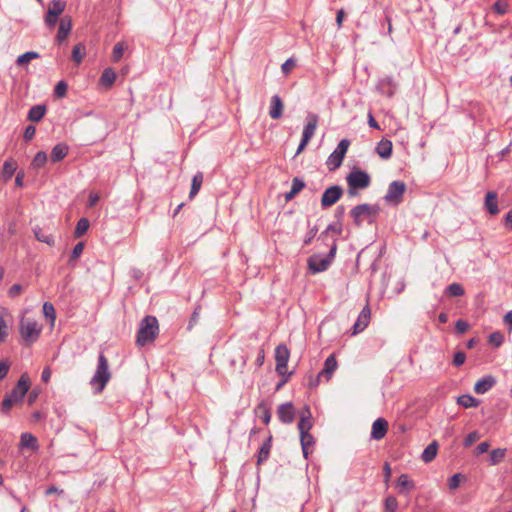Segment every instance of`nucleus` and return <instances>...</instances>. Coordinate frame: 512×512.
I'll list each match as a JSON object with an SVG mask.
<instances>
[{"instance_id":"1","label":"nucleus","mask_w":512,"mask_h":512,"mask_svg":"<svg viewBox=\"0 0 512 512\" xmlns=\"http://www.w3.org/2000/svg\"><path fill=\"white\" fill-rule=\"evenodd\" d=\"M159 332L158 320L154 316H146L142 319L137 333L136 343L139 346H144L153 342Z\"/></svg>"},{"instance_id":"2","label":"nucleus","mask_w":512,"mask_h":512,"mask_svg":"<svg viewBox=\"0 0 512 512\" xmlns=\"http://www.w3.org/2000/svg\"><path fill=\"white\" fill-rule=\"evenodd\" d=\"M346 182L348 195L354 197L358 194L357 190H363L370 186L371 177L366 171L353 167L346 176Z\"/></svg>"},{"instance_id":"3","label":"nucleus","mask_w":512,"mask_h":512,"mask_svg":"<svg viewBox=\"0 0 512 512\" xmlns=\"http://www.w3.org/2000/svg\"><path fill=\"white\" fill-rule=\"evenodd\" d=\"M110 379L111 372L109 370L108 359L103 353H100L96 371L90 380V385L94 388L96 393H101Z\"/></svg>"},{"instance_id":"4","label":"nucleus","mask_w":512,"mask_h":512,"mask_svg":"<svg viewBox=\"0 0 512 512\" xmlns=\"http://www.w3.org/2000/svg\"><path fill=\"white\" fill-rule=\"evenodd\" d=\"M19 331L26 344L36 342L42 331V326L34 319L22 317L19 323Z\"/></svg>"},{"instance_id":"5","label":"nucleus","mask_w":512,"mask_h":512,"mask_svg":"<svg viewBox=\"0 0 512 512\" xmlns=\"http://www.w3.org/2000/svg\"><path fill=\"white\" fill-rule=\"evenodd\" d=\"M379 213V207L377 205L370 204H359L352 208L350 216L352 217L356 226H361L364 221L368 223L374 222L376 216Z\"/></svg>"},{"instance_id":"6","label":"nucleus","mask_w":512,"mask_h":512,"mask_svg":"<svg viewBox=\"0 0 512 512\" xmlns=\"http://www.w3.org/2000/svg\"><path fill=\"white\" fill-rule=\"evenodd\" d=\"M337 251V245L334 242L330 248V251L327 255L322 256L319 254H314L308 258V268L313 273H320L326 271L331 265L335 254Z\"/></svg>"},{"instance_id":"7","label":"nucleus","mask_w":512,"mask_h":512,"mask_svg":"<svg viewBox=\"0 0 512 512\" xmlns=\"http://www.w3.org/2000/svg\"><path fill=\"white\" fill-rule=\"evenodd\" d=\"M407 186L403 181H393L389 184L384 200L387 204L397 206L403 201Z\"/></svg>"},{"instance_id":"8","label":"nucleus","mask_w":512,"mask_h":512,"mask_svg":"<svg viewBox=\"0 0 512 512\" xmlns=\"http://www.w3.org/2000/svg\"><path fill=\"white\" fill-rule=\"evenodd\" d=\"M349 145L350 141L348 139H342L338 143L337 148L329 155L327 159V165L329 166L330 170H335L341 166Z\"/></svg>"},{"instance_id":"9","label":"nucleus","mask_w":512,"mask_h":512,"mask_svg":"<svg viewBox=\"0 0 512 512\" xmlns=\"http://www.w3.org/2000/svg\"><path fill=\"white\" fill-rule=\"evenodd\" d=\"M290 357V351L286 345L280 344L275 349L276 372L285 376L287 374V364Z\"/></svg>"},{"instance_id":"10","label":"nucleus","mask_w":512,"mask_h":512,"mask_svg":"<svg viewBox=\"0 0 512 512\" xmlns=\"http://www.w3.org/2000/svg\"><path fill=\"white\" fill-rule=\"evenodd\" d=\"M30 388V378L27 373H23L16 386L11 390L8 395L17 403L21 402Z\"/></svg>"},{"instance_id":"11","label":"nucleus","mask_w":512,"mask_h":512,"mask_svg":"<svg viewBox=\"0 0 512 512\" xmlns=\"http://www.w3.org/2000/svg\"><path fill=\"white\" fill-rule=\"evenodd\" d=\"M343 195V189L339 185H333L328 187L321 198L322 208H327L335 204Z\"/></svg>"},{"instance_id":"12","label":"nucleus","mask_w":512,"mask_h":512,"mask_svg":"<svg viewBox=\"0 0 512 512\" xmlns=\"http://www.w3.org/2000/svg\"><path fill=\"white\" fill-rule=\"evenodd\" d=\"M277 416L284 424H291L295 420L296 410L292 402H286L278 406Z\"/></svg>"},{"instance_id":"13","label":"nucleus","mask_w":512,"mask_h":512,"mask_svg":"<svg viewBox=\"0 0 512 512\" xmlns=\"http://www.w3.org/2000/svg\"><path fill=\"white\" fill-rule=\"evenodd\" d=\"M319 117L316 114L309 113L306 117V124L303 129L302 138L310 141L314 136L317 125H318Z\"/></svg>"},{"instance_id":"14","label":"nucleus","mask_w":512,"mask_h":512,"mask_svg":"<svg viewBox=\"0 0 512 512\" xmlns=\"http://www.w3.org/2000/svg\"><path fill=\"white\" fill-rule=\"evenodd\" d=\"M72 30V20L69 16H64L60 19L58 33L56 35V42L62 43L70 34Z\"/></svg>"},{"instance_id":"15","label":"nucleus","mask_w":512,"mask_h":512,"mask_svg":"<svg viewBox=\"0 0 512 512\" xmlns=\"http://www.w3.org/2000/svg\"><path fill=\"white\" fill-rule=\"evenodd\" d=\"M371 317V311L368 305H366L360 312L357 321L353 326V334L362 332L369 324Z\"/></svg>"},{"instance_id":"16","label":"nucleus","mask_w":512,"mask_h":512,"mask_svg":"<svg viewBox=\"0 0 512 512\" xmlns=\"http://www.w3.org/2000/svg\"><path fill=\"white\" fill-rule=\"evenodd\" d=\"M388 430V422L384 418L376 419L372 424L371 438L380 440L384 438Z\"/></svg>"},{"instance_id":"17","label":"nucleus","mask_w":512,"mask_h":512,"mask_svg":"<svg viewBox=\"0 0 512 512\" xmlns=\"http://www.w3.org/2000/svg\"><path fill=\"white\" fill-rule=\"evenodd\" d=\"M496 384V378L492 375H486L479 379L474 385V391L477 394H485Z\"/></svg>"},{"instance_id":"18","label":"nucleus","mask_w":512,"mask_h":512,"mask_svg":"<svg viewBox=\"0 0 512 512\" xmlns=\"http://www.w3.org/2000/svg\"><path fill=\"white\" fill-rule=\"evenodd\" d=\"M337 366H338V364H337V360H336L335 356L333 354L330 355L325 360L324 367L319 372L318 378L325 377L327 381L330 380V378L332 377L333 373L337 369Z\"/></svg>"},{"instance_id":"19","label":"nucleus","mask_w":512,"mask_h":512,"mask_svg":"<svg viewBox=\"0 0 512 512\" xmlns=\"http://www.w3.org/2000/svg\"><path fill=\"white\" fill-rule=\"evenodd\" d=\"M484 207L491 215H496L499 213L498 195L495 191L487 192L485 196Z\"/></svg>"},{"instance_id":"20","label":"nucleus","mask_w":512,"mask_h":512,"mask_svg":"<svg viewBox=\"0 0 512 512\" xmlns=\"http://www.w3.org/2000/svg\"><path fill=\"white\" fill-rule=\"evenodd\" d=\"M379 89L385 93L388 97H392L397 89V83L393 77L386 76L379 81Z\"/></svg>"},{"instance_id":"21","label":"nucleus","mask_w":512,"mask_h":512,"mask_svg":"<svg viewBox=\"0 0 512 512\" xmlns=\"http://www.w3.org/2000/svg\"><path fill=\"white\" fill-rule=\"evenodd\" d=\"M283 102L278 95H274L271 98V105L269 110V116L272 119H279L283 114Z\"/></svg>"},{"instance_id":"22","label":"nucleus","mask_w":512,"mask_h":512,"mask_svg":"<svg viewBox=\"0 0 512 512\" xmlns=\"http://www.w3.org/2000/svg\"><path fill=\"white\" fill-rule=\"evenodd\" d=\"M312 428L311 421V412L308 407H306L300 414V420L298 422V429L300 434L309 432Z\"/></svg>"},{"instance_id":"23","label":"nucleus","mask_w":512,"mask_h":512,"mask_svg":"<svg viewBox=\"0 0 512 512\" xmlns=\"http://www.w3.org/2000/svg\"><path fill=\"white\" fill-rule=\"evenodd\" d=\"M11 317L9 311L5 307L0 308V342H5L8 337V325L6 318Z\"/></svg>"},{"instance_id":"24","label":"nucleus","mask_w":512,"mask_h":512,"mask_svg":"<svg viewBox=\"0 0 512 512\" xmlns=\"http://www.w3.org/2000/svg\"><path fill=\"white\" fill-rule=\"evenodd\" d=\"M377 154L383 159H389L392 155V142L388 139H382L376 146Z\"/></svg>"},{"instance_id":"25","label":"nucleus","mask_w":512,"mask_h":512,"mask_svg":"<svg viewBox=\"0 0 512 512\" xmlns=\"http://www.w3.org/2000/svg\"><path fill=\"white\" fill-rule=\"evenodd\" d=\"M69 148L64 143H59L55 145L51 151V161L53 163L61 161L67 154Z\"/></svg>"},{"instance_id":"26","label":"nucleus","mask_w":512,"mask_h":512,"mask_svg":"<svg viewBox=\"0 0 512 512\" xmlns=\"http://www.w3.org/2000/svg\"><path fill=\"white\" fill-rule=\"evenodd\" d=\"M300 442L303 456L307 459L310 453V448H312L315 443L314 437L309 432L300 434Z\"/></svg>"},{"instance_id":"27","label":"nucleus","mask_w":512,"mask_h":512,"mask_svg":"<svg viewBox=\"0 0 512 512\" xmlns=\"http://www.w3.org/2000/svg\"><path fill=\"white\" fill-rule=\"evenodd\" d=\"M20 447L38 450V440L31 433H23L20 437Z\"/></svg>"},{"instance_id":"28","label":"nucleus","mask_w":512,"mask_h":512,"mask_svg":"<svg viewBox=\"0 0 512 512\" xmlns=\"http://www.w3.org/2000/svg\"><path fill=\"white\" fill-rule=\"evenodd\" d=\"M272 446V436H269L264 443L262 444L257 458V464L261 465L264 461H266L270 455V450Z\"/></svg>"},{"instance_id":"29","label":"nucleus","mask_w":512,"mask_h":512,"mask_svg":"<svg viewBox=\"0 0 512 512\" xmlns=\"http://www.w3.org/2000/svg\"><path fill=\"white\" fill-rule=\"evenodd\" d=\"M17 169V162L13 158L7 159L3 164L2 177L5 181L12 178L13 174Z\"/></svg>"},{"instance_id":"30","label":"nucleus","mask_w":512,"mask_h":512,"mask_svg":"<svg viewBox=\"0 0 512 512\" xmlns=\"http://www.w3.org/2000/svg\"><path fill=\"white\" fill-rule=\"evenodd\" d=\"M438 443L433 441L422 452L421 459L424 463L431 462L437 455Z\"/></svg>"},{"instance_id":"31","label":"nucleus","mask_w":512,"mask_h":512,"mask_svg":"<svg viewBox=\"0 0 512 512\" xmlns=\"http://www.w3.org/2000/svg\"><path fill=\"white\" fill-rule=\"evenodd\" d=\"M33 232H34L35 238L39 242L46 243L49 246H53L54 245L55 241H54L53 235L50 234V233H47L46 231H44V229H42L40 227H35L33 229Z\"/></svg>"},{"instance_id":"32","label":"nucleus","mask_w":512,"mask_h":512,"mask_svg":"<svg viewBox=\"0 0 512 512\" xmlns=\"http://www.w3.org/2000/svg\"><path fill=\"white\" fill-rule=\"evenodd\" d=\"M203 178H204L203 173L200 172V171L197 172L193 176L192 183H191V190H190V193H189V198L190 199H193L198 194V192L200 191L202 183H203Z\"/></svg>"},{"instance_id":"33","label":"nucleus","mask_w":512,"mask_h":512,"mask_svg":"<svg viewBox=\"0 0 512 512\" xmlns=\"http://www.w3.org/2000/svg\"><path fill=\"white\" fill-rule=\"evenodd\" d=\"M46 113V107L44 105H35L30 108L28 112V119L30 121H40Z\"/></svg>"},{"instance_id":"34","label":"nucleus","mask_w":512,"mask_h":512,"mask_svg":"<svg viewBox=\"0 0 512 512\" xmlns=\"http://www.w3.org/2000/svg\"><path fill=\"white\" fill-rule=\"evenodd\" d=\"M457 403L464 408H472L479 406L480 401L469 394H464L457 398Z\"/></svg>"},{"instance_id":"35","label":"nucleus","mask_w":512,"mask_h":512,"mask_svg":"<svg viewBox=\"0 0 512 512\" xmlns=\"http://www.w3.org/2000/svg\"><path fill=\"white\" fill-rule=\"evenodd\" d=\"M86 55V47L83 43L76 44L72 49V60L78 65Z\"/></svg>"},{"instance_id":"36","label":"nucleus","mask_w":512,"mask_h":512,"mask_svg":"<svg viewBox=\"0 0 512 512\" xmlns=\"http://www.w3.org/2000/svg\"><path fill=\"white\" fill-rule=\"evenodd\" d=\"M66 8V1L64 0H52L51 5L48 8L51 16H60Z\"/></svg>"},{"instance_id":"37","label":"nucleus","mask_w":512,"mask_h":512,"mask_svg":"<svg viewBox=\"0 0 512 512\" xmlns=\"http://www.w3.org/2000/svg\"><path fill=\"white\" fill-rule=\"evenodd\" d=\"M115 79L116 73L114 72V70L112 68H106L100 77V82L104 86L110 87L115 82Z\"/></svg>"},{"instance_id":"38","label":"nucleus","mask_w":512,"mask_h":512,"mask_svg":"<svg viewBox=\"0 0 512 512\" xmlns=\"http://www.w3.org/2000/svg\"><path fill=\"white\" fill-rule=\"evenodd\" d=\"M506 456V449L497 448L490 452L489 462L490 465H496L504 460Z\"/></svg>"},{"instance_id":"39","label":"nucleus","mask_w":512,"mask_h":512,"mask_svg":"<svg viewBox=\"0 0 512 512\" xmlns=\"http://www.w3.org/2000/svg\"><path fill=\"white\" fill-rule=\"evenodd\" d=\"M90 223L87 218H81L76 225L74 236L79 238L83 236L89 229Z\"/></svg>"},{"instance_id":"40","label":"nucleus","mask_w":512,"mask_h":512,"mask_svg":"<svg viewBox=\"0 0 512 512\" xmlns=\"http://www.w3.org/2000/svg\"><path fill=\"white\" fill-rule=\"evenodd\" d=\"M39 57H40L39 53H37L35 51H28V52L18 56V58L16 60V64L19 66H22V65L28 64L31 60L37 59Z\"/></svg>"},{"instance_id":"41","label":"nucleus","mask_w":512,"mask_h":512,"mask_svg":"<svg viewBox=\"0 0 512 512\" xmlns=\"http://www.w3.org/2000/svg\"><path fill=\"white\" fill-rule=\"evenodd\" d=\"M43 313H44V316L47 319H49V321L53 325L55 322V319H56V311H55L53 304L50 302H45L43 304Z\"/></svg>"},{"instance_id":"42","label":"nucleus","mask_w":512,"mask_h":512,"mask_svg":"<svg viewBox=\"0 0 512 512\" xmlns=\"http://www.w3.org/2000/svg\"><path fill=\"white\" fill-rule=\"evenodd\" d=\"M47 162V154L44 151H39L33 158L31 165L33 168H42Z\"/></svg>"},{"instance_id":"43","label":"nucleus","mask_w":512,"mask_h":512,"mask_svg":"<svg viewBox=\"0 0 512 512\" xmlns=\"http://www.w3.org/2000/svg\"><path fill=\"white\" fill-rule=\"evenodd\" d=\"M257 413H260L261 415V418L263 420V422L265 424H269L270 420H271V412L269 410V408L266 406L265 403L261 402L258 406H257V410H256Z\"/></svg>"},{"instance_id":"44","label":"nucleus","mask_w":512,"mask_h":512,"mask_svg":"<svg viewBox=\"0 0 512 512\" xmlns=\"http://www.w3.org/2000/svg\"><path fill=\"white\" fill-rule=\"evenodd\" d=\"M446 291H447L448 295L452 296V297L462 296L465 292L463 286L459 283L450 284L447 287Z\"/></svg>"},{"instance_id":"45","label":"nucleus","mask_w":512,"mask_h":512,"mask_svg":"<svg viewBox=\"0 0 512 512\" xmlns=\"http://www.w3.org/2000/svg\"><path fill=\"white\" fill-rule=\"evenodd\" d=\"M386 512H396L398 507L397 499L394 496H388L384 502Z\"/></svg>"},{"instance_id":"46","label":"nucleus","mask_w":512,"mask_h":512,"mask_svg":"<svg viewBox=\"0 0 512 512\" xmlns=\"http://www.w3.org/2000/svg\"><path fill=\"white\" fill-rule=\"evenodd\" d=\"M83 250H84V243L83 242L77 243L72 250V253H71V256L69 259V263L76 261L83 253Z\"/></svg>"},{"instance_id":"47","label":"nucleus","mask_w":512,"mask_h":512,"mask_svg":"<svg viewBox=\"0 0 512 512\" xmlns=\"http://www.w3.org/2000/svg\"><path fill=\"white\" fill-rule=\"evenodd\" d=\"M67 88H68V86H67L66 82H64V81L58 82L54 89L55 96L58 98L64 97L67 93Z\"/></svg>"},{"instance_id":"48","label":"nucleus","mask_w":512,"mask_h":512,"mask_svg":"<svg viewBox=\"0 0 512 512\" xmlns=\"http://www.w3.org/2000/svg\"><path fill=\"white\" fill-rule=\"evenodd\" d=\"M16 403L17 402L15 400L10 398V396L8 394H6V396L4 397V399L2 401L1 411L3 413H9L12 406L15 405Z\"/></svg>"},{"instance_id":"49","label":"nucleus","mask_w":512,"mask_h":512,"mask_svg":"<svg viewBox=\"0 0 512 512\" xmlns=\"http://www.w3.org/2000/svg\"><path fill=\"white\" fill-rule=\"evenodd\" d=\"M16 403L17 402L15 400L10 398V396L8 394H6V396L4 397V399L2 401L1 411L3 413H9L12 406L15 405Z\"/></svg>"},{"instance_id":"50","label":"nucleus","mask_w":512,"mask_h":512,"mask_svg":"<svg viewBox=\"0 0 512 512\" xmlns=\"http://www.w3.org/2000/svg\"><path fill=\"white\" fill-rule=\"evenodd\" d=\"M507 9H508V3L503 0H498L493 5V10L499 15L505 14L507 12Z\"/></svg>"},{"instance_id":"51","label":"nucleus","mask_w":512,"mask_h":512,"mask_svg":"<svg viewBox=\"0 0 512 512\" xmlns=\"http://www.w3.org/2000/svg\"><path fill=\"white\" fill-rule=\"evenodd\" d=\"M123 53H124V46L122 43H117L114 48H113V52H112V59L114 62H117L119 61L122 56H123Z\"/></svg>"},{"instance_id":"52","label":"nucleus","mask_w":512,"mask_h":512,"mask_svg":"<svg viewBox=\"0 0 512 512\" xmlns=\"http://www.w3.org/2000/svg\"><path fill=\"white\" fill-rule=\"evenodd\" d=\"M304 187H305V182L302 179H300L298 177H294L292 179V186H291L292 193L298 194Z\"/></svg>"},{"instance_id":"53","label":"nucleus","mask_w":512,"mask_h":512,"mask_svg":"<svg viewBox=\"0 0 512 512\" xmlns=\"http://www.w3.org/2000/svg\"><path fill=\"white\" fill-rule=\"evenodd\" d=\"M504 337L500 332H493L489 336V342L496 347H499L503 343Z\"/></svg>"},{"instance_id":"54","label":"nucleus","mask_w":512,"mask_h":512,"mask_svg":"<svg viewBox=\"0 0 512 512\" xmlns=\"http://www.w3.org/2000/svg\"><path fill=\"white\" fill-rule=\"evenodd\" d=\"M480 438V434L477 431L470 432L464 439V446L470 447L474 442Z\"/></svg>"},{"instance_id":"55","label":"nucleus","mask_w":512,"mask_h":512,"mask_svg":"<svg viewBox=\"0 0 512 512\" xmlns=\"http://www.w3.org/2000/svg\"><path fill=\"white\" fill-rule=\"evenodd\" d=\"M461 480V474L457 473L454 474L452 477L448 480V486L451 490H454L459 487Z\"/></svg>"},{"instance_id":"56","label":"nucleus","mask_w":512,"mask_h":512,"mask_svg":"<svg viewBox=\"0 0 512 512\" xmlns=\"http://www.w3.org/2000/svg\"><path fill=\"white\" fill-rule=\"evenodd\" d=\"M469 328V325L466 321L459 319L455 323V330L459 334L465 333Z\"/></svg>"},{"instance_id":"57","label":"nucleus","mask_w":512,"mask_h":512,"mask_svg":"<svg viewBox=\"0 0 512 512\" xmlns=\"http://www.w3.org/2000/svg\"><path fill=\"white\" fill-rule=\"evenodd\" d=\"M398 486L403 488H413L412 482L406 474H401L398 478Z\"/></svg>"},{"instance_id":"58","label":"nucleus","mask_w":512,"mask_h":512,"mask_svg":"<svg viewBox=\"0 0 512 512\" xmlns=\"http://www.w3.org/2000/svg\"><path fill=\"white\" fill-rule=\"evenodd\" d=\"M295 66V60L292 58L287 59L281 66V70L284 74H288Z\"/></svg>"},{"instance_id":"59","label":"nucleus","mask_w":512,"mask_h":512,"mask_svg":"<svg viewBox=\"0 0 512 512\" xmlns=\"http://www.w3.org/2000/svg\"><path fill=\"white\" fill-rule=\"evenodd\" d=\"M466 360V355L464 352L462 351H458L455 353L454 355V358H453V364L456 366V367H459L461 366L462 364H464Z\"/></svg>"},{"instance_id":"60","label":"nucleus","mask_w":512,"mask_h":512,"mask_svg":"<svg viewBox=\"0 0 512 512\" xmlns=\"http://www.w3.org/2000/svg\"><path fill=\"white\" fill-rule=\"evenodd\" d=\"M57 21H58V16H51L50 12L47 11L45 18H44V22H45L46 26L49 27L50 29H52L55 27Z\"/></svg>"},{"instance_id":"61","label":"nucleus","mask_w":512,"mask_h":512,"mask_svg":"<svg viewBox=\"0 0 512 512\" xmlns=\"http://www.w3.org/2000/svg\"><path fill=\"white\" fill-rule=\"evenodd\" d=\"M9 369H10L9 362H7L5 360L0 361V379L1 380L7 376Z\"/></svg>"},{"instance_id":"62","label":"nucleus","mask_w":512,"mask_h":512,"mask_svg":"<svg viewBox=\"0 0 512 512\" xmlns=\"http://www.w3.org/2000/svg\"><path fill=\"white\" fill-rule=\"evenodd\" d=\"M22 292V286L20 284H13L8 291V295L11 298H15Z\"/></svg>"},{"instance_id":"63","label":"nucleus","mask_w":512,"mask_h":512,"mask_svg":"<svg viewBox=\"0 0 512 512\" xmlns=\"http://www.w3.org/2000/svg\"><path fill=\"white\" fill-rule=\"evenodd\" d=\"M35 133H36V128L33 125L27 126L24 131V135H23L24 139L26 141H30L35 136Z\"/></svg>"},{"instance_id":"64","label":"nucleus","mask_w":512,"mask_h":512,"mask_svg":"<svg viewBox=\"0 0 512 512\" xmlns=\"http://www.w3.org/2000/svg\"><path fill=\"white\" fill-rule=\"evenodd\" d=\"M490 447V444L488 442H481L476 448H475V454L480 455L483 453H486Z\"/></svg>"}]
</instances>
